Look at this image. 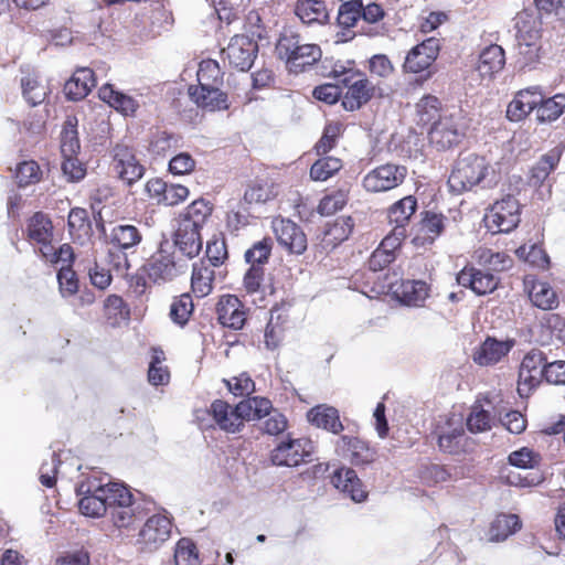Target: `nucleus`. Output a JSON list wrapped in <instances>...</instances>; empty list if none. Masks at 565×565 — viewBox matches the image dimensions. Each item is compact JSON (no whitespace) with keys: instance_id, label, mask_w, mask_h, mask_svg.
<instances>
[{"instance_id":"de8ad7c7","label":"nucleus","mask_w":565,"mask_h":565,"mask_svg":"<svg viewBox=\"0 0 565 565\" xmlns=\"http://www.w3.org/2000/svg\"><path fill=\"white\" fill-rule=\"evenodd\" d=\"M478 260L490 270L503 271L512 266V258L503 252L481 248L477 252Z\"/></svg>"},{"instance_id":"9d476101","label":"nucleus","mask_w":565,"mask_h":565,"mask_svg":"<svg viewBox=\"0 0 565 565\" xmlns=\"http://www.w3.org/2000/svg\"><path fill=\"white\" fill-rule=\"evenodd\" d=\"M143 268L151 281L163 284L185 273L188 265L185 262L177 260L161 247L148 259Z\"/></svg>"},{"instance_id":"dca6fc26","label":"nucleus","mask_w":565,"mask_h":565,"mask_svg":"<svg viewBox=\"0 0 565 565\" xmlns=\"http://www.w3.org/2000/svg\"><path fill=\"white\" fill-rule=\"evenodd\" d=\"M113 152L114 169L124 182L130 185L142 178L145 168L140 164L131 148L117 145Z\"/></svg>"},{"instance_id":"473e14b6","label":"nucleus","mask_w":565,"mask_h":565,"mask_svg":"<svg viewBox=\"0 0 565 565\" xmlns=\"http://www.w3.org/2000/svg\"><path fill=\"white\" fill-rule=\"evenodd\" d=\"M417 209V200L413 195H407L395 202L388 209V221L394 226L407 227L412 215Z\"/></svg>"},{"instance_id":"13d9d810","label":"nucleus","mask_w":565,"mask_h":565,"mask_svg":"<svg viewBox=\"0 0 565 565\" xmlns=\"http://www.w3.org/2000/svg\"><path fill=\"white\" fill-rule=\"evenodd\" d=\"M41 169L38 162L30 160L18 164L15 178L19 186H28L41 180Z\"/></svg>"},{"instance_id":"20e7f679","label":"nucleus","mask_w":565,"mask_h":565,"mask_svg":"<svg viewBox=\"0 0 565 565\" xmlns=\"http://www.w3.org/2000/svg\"><path fill=\"white\" fill-rule=\"evenodd\" d=\"M466 134V125L460 114H444L428 129V139L438 150H447L457 146Z\"/></svg>"},{"instance_id":"f257e3e1","label":"nucleus","mask_w":565,"mask_h":565,"mask_svg":"<svg viewBox=\"0 0 565 565\" xmlns=\"http://www.w3.org/2000/svg\"><path fill=\"white\" fill-rule=\"evenodd\" d=\"M79 511L90 518L107 515L117 529H129L145 516L142 504L119 482L103 483L88 478L77 486Z\"/></svg>"},{"instance_id":"2eb2a0df","label":"nucleus","mask_w":565,"mask_h":565,"mask_svg":"<svg viewBox=\"0 0 565 565\" xmlns=\"http://www.w3.org/2000/svg\"><path fill=\"white\" fill-rule=\"evenodd\" d=\"M273 230L279 245L289 253L301 255L307 249V236L295 222L275 218L273 221Z\"/></svg>"},{"instance_id":"864d4df0","label":"nucleus","mask_w":565,"mask_h":565,"mask_svg":"<svg viewBox=\"0 0 565 565\" xmlns=\"http://www.w3.org/2000/svg\"><path fill=\"white\" fill-rule=\"evenodd\" d=\"M193 311V301L190 294H182L174 299L170 307L171 320L183 327L188 321Z\"/></svg>"},{"instance_id":"c9c22d12","label":"nucleus","mask_w":565,"mask_h":565,"mask_svg":"<svg viewBox=\"0 0 565 565\" xmlns=\"http://www.w3.org/2000/svg\"><path fill=\"white\" fill-rule=\"evenodd\" d=\"M521 527V521L515 514H499L491 523L489 534L491 541H504Z\"/></svg>"},{"instance_id":"4c0bfd02","label":"nucleus","mask_w":565,"mask_h":565,"mask_svg":"<svg viewBox=\"0 0 565 565\" xmlns=\"http://www.w3.org/2000/svg\"><path fill=\"white\" fill-rule=\"evenodd\" d=\"M78 120L75 116H67L61 132V152L62 156H76L81 149L77 132Z\"/></svg>"},{"instance_id":"0e129e2a","label":"nucleus","mask_w":565,"mask_h":565,"mask_svg":"<svg viewBox=\"0 0 565 565\" xmlns=\"http://www.w3.org/2000/svg\"><path fill=\"white\" fill-rule=\"evenodd\" d=\"M63 158L62 171L66 180L70 182L81 181L86 174L84 164L76 158V156H63Z\"/></svg>"},{"instance_id":"4468645a","label":"nucleus","mask_w":565,"mask_h":565,"mask_svg":"<svg viewBox=\"0 0 565 565\" xmlns=\"http://www.w3.org/2000/svg\"><path fill=\"white\" fill-rule=\"evenodd\" d=\"M172 523L170 519L162 514L150 516L138 535V543L142 548L149 552L157 551L171 535Z\"/></svg>"},{"instance_id":"49530a36","label":"nucleus","mask_w":565,"mask_h":565,"mask_svg":"<svg viewBox=\"0 0 565 565\" xmlns=\"http://www.w3.org/2000/svg\"><path fill=\"white\" fill-rule=\"evenodd\" d=\"M445 228V216L430 211L424 213L420 221V232L424 233L423 243H433Z\"/></svg>"},{"instance_id":"4be33fe9","label":"nucleus","mask_w":565,"mask_h":565,"mask_svg":"<svg viewBox=\"0 0 565 565\" xmlns=\"http://www.w3.org/2000/svg\"><path fill=\"white\" fill-rule=\"evenodd\" d=\"M514 341H499L493 338H487L484 342L475 350L473 361L481 366H489L498 363L513 348Z\"/></svg>"},{"instance_id":"c756f323","label":"nucleus","mask_w":565,"mask_h":565,"mask_svg":"<svg viewBox=\"0 0 565 565\" xmlns=\"http://www.w3.org/2000/svg\"><path fill=\"white\" fill-rule=\"evenodd\" d=\"M466 434L461 423L456 426L449 425L438 436L439 448L448 454L457 455L465 451Z\"/></svg>"},{"instance_id":"ddd939ff","label":"nucleus","mask_w":565,"mask_h":565,"mask_svg":"<svg viewBox=\"0 0 565 565\" xmlns=\"http://www.w3.org/2000/svg\"><path fill=\"white\" fill-rule=\"evenodd\" d=\"M335 451L356 467L371 465L377 459L376 449L371 447L369 443L348 435L341 436L337 441Z\"/></svg>"},{"instance_id":"052dcab7","label":"nucleus","mask_w":565,"mask_h":565,"mask_svg":"<svg viewBox=\"0 0 565 565\" xmlns=\"http://www.w3.org/2000/svg\"><path fill=\"white\" fill-rule=\"evenodd\" d=\"M90 230V222L88 212L85 209L74 207L68 214V231L71 235L81 236L88 234Z\"/></svg>"},{"instance_id":"6e6d98bb","label":"nucleus","mask_w":565,"mask_h":565,"mask_svg":"<svg viewBox=\"0 0 565 565\" xmlns=\"http://www.w3.org/2000/svg\"><path fill=\"white\" fill-rule=\"evenodd\" d=\"M163 359V352L154 350L148 370V380L152 385H167L170 381V373L167 366L162 365Z\"/></svg>"},{"instance_id":"6e6552de","label":"nucleus","mask_w":565,"mask_h":565,"mask_svg":"<svg viewBox=\"0 0 565 565\" xmlns=\"http://www.w3.org/2000/svg\"><path fill=\"white\" fill-rule=\"evenodd\" d=\"M347 87L342 96V106L348 111H355L366 105L376 94L377 87L365 75L351 74L340 79Z\"/></svg>"},{"instance_id":"5701e85b","label":"nucleus","mask_w":565,"mask_h":565,"mask_svg":"<svg viewBox=\"0 0 565 565\" xmlns=\"http://www.w3.org/2000/svg\"><path fill=\"white\" fill-rule=\"evenodd\" d=\"M295 14L307 25H322L329 21V10L323 0H297Z\"/></svg>"},{"instance_id":"a18cd8bd","label":"nucleus","mask_w":565,"mask_h":565,"mask_svg":"<svg viewBox=\"0 0 565 565\" xmlns=\"http://www.w3.org/2000/svg\"><path fill=\"white\" fill-rule=\"evenodd\" d=\"M52 230L53 226L50 218L41 212L35 213L29 221V237L36 243L51 241Z\"/></svg>"},{"instance_id":"e2e57ef3","label":"nucleus","mask_w":565,"mask_h":565,"mask_svg":"<svg viewBox=\"0 0 565 565\" xmlns=\"http://www.w3.org/2000/svg\"><path fill=\"white\" fill-rule=\"evenodd\" d=\"M57 281L63 297L73 296L78 290V280L71 266H61L57 273Z\"/></svg>"},{"instance_id":"338daca9","label":"nucleus","mask_w":565,"mask_h":565,"mask_svg":"<svg viewBox=\"0 0 565 565\" xmlns=\"http://www.w3.org/2000/svg\"><path fill=\"white\" fill-rule=\"evenodd\" d=\"M195 168V160L188 152L174 156L169 162V171L174 175L191 173Z\"/></svg>"},{"instance_id":"6ab92c4d","label":"nucleus","mask_w":565,"mask_h":565,"mask_svg":"<svg viewBox=\"0 0 565 565\" xmlns=\"http://www.w3.org/2000/svg\"><path fill=\"white\" fill-rule=\"evenodd\" d=\"M332 484L341 492L348 494L354 502H363L367 492L355 470L349 467L337 469L331 477Z\"/></svg>"},{"instance_id":"39448f33","label":"nucleus","mask_w":565,"mask_h":565,"mask_svg":"<svg viewBox=\"0 0 565 565\" xmlns=\"http://www.w3.org/2000/svg\"><path fill=\"white\" fill-rule=\"evenodd\" d=\"M486 226L495 233H509L520 223V203L513 195H505L493 203L484 215Z\"/></svg>"},{"instance_id":"e433bc0d","label":"nucleus","mask_w":565,"mask_h":565,"mask_svg":"<svg viewBox=\"0 0 565 565\" xmlns=\"http://www.w3.org/2000/svg\"><path fill=\"white\" fill-rule=\"evenodd\" d=\"M212 210L207 201L203 199L195 200L186 207L185 212L180 215L179 222L189 223L190 226L202 230L207 218L211 216Z\"/></svg>"},{"instance_id":"1a4fd4ad","label":"nucleus","mask_w":565,"mask_h":565,"mask_svg":"<svg viewBox=\"0 0 565 565\" xmlns=\"http://www.w3.org/2000/svg\"><path fill=\"white\" fill-rule=\"evenodd\" d=\"M440 42L436 38H429L411 49L407 53L403 70L405 73H425L424 78L433 75L430 67L438 57Z\"/></svg>"},{"instance_id":"4d7b16f0","label":"nucleus","mask_w":565,"mask_h":565,"mask_svg":"<svg viewBox=\"0 0 565 565\" xmlns=\"http://www.w3.org/2000/svg\"><path fill=\"white\" fill-rule=\"evenodd\" d=\"M362 1L361 0H352L343 2L338 12V23L342 28H351L354 26L361 17Z\"/></svg>"},{"instance_id":"58836bf2","label":"nucleus","mask_w":565,"mask_h":565,"mask_svg":"<svg viewBox=\"0 0 565 565\" xmlns=\"http://www.w3.org/2000/svg\"><path fill=\"white\" fill-rule=\"evenodd\" d=\"M429 288L423 280H407L401 286V301L411 307H420L428 297Z\"/></svg>"},{"instance_id":"b1692460","label":"nucleus","mask_w":565,"mask_h":565,"mask_svg":"<svg viewBox=\"0 0 565 565\" xmlns=\"http://www.w3.org/2000/svg\"><path fill=\"white\" fill-rule=\"evenodd\" d=\"M96 85L93 70L82 67L75 71L73 76L65 83L64 93L71 100H81L88 95Z\"/></svg>"},{"instance_id":"8fccbe9b","label":"nucleus","mask_w":565,"mask_h":565,"mask_svg":"<svg viewBox=\"0 0 565 565\" xmlns=\"http://www.w3.org/2000/svg\"><path fill=\"white\" fill-rule=\"evenodd\" d=\"M180 137L168 131L156 132L149 145V150L158 156H166L172 150L180 147Z\"/></svg>"},{"instance_id":"ea45409f","label":"nucleus","mask_w":565,"mask_h":565,"mask_svg":"<svg viewBox=\"0 0 565 565\" xmlns=\"http://www.w3.org/2000/svg\"><path fill=\"white\" fill-rule=\"evenodd\" d=\"M532 303L543 310H552L558 305L556 292L545 281H535L529 292Z\"/></svg>"},{"instance_id":"a878e982","label":"nucleus","mask_w":565,"mask_h":565,"mask_svg":"<svg viewBox=\"0 0 565 565\" xmlns=\"http://www.w3.org/2000/svg\"><path fill=\"white\" fill-rule=\"evenodd\" d=\"M505 64L504 51L500 45L491 44L479 55L477 71L481 77L491 78L500 72Z\"/></svg>"},{"instance_id":"7c9ffc66","label":"nucleus","mask_w":565,"mask_h":565,"mask_svg":"<svg viewBox=\"0 0 565 565\" xmlns=\"http://www.w3.org/2000/svg\"><path fill=\"white\" fill-rule=\"evenodd\" d=\"M210 413L222 430L227 433H237L241 430L235 407H232L227 402L215 399L211 404Z\"/></svg>"},{"instance_id":"69168bd1","label":"nucleus","mask_w":565,"mask_h":565,"mask_svg":"<svg viewBox=\"0 0 565 565\" xmlns=\"http://www.w3.org/2000/svg\"><path fill=\"white\" fill-rule=\"evenodd\" d=\"M61 463L58 456L51 454L50 460L43 461L40 468V482L47 488H52L56 482L57 467Z\"/></svg>"},{"instance_id":"79ce46f5","label":"nucleus","mask_w":565,"mask_h":565,"mask_svg":"<svg viewBox=\"0 0 565 565\" xmlns=\"http://www.w3.org/2000/svg\"><path fill=\"white\" fill-rule=\"evenodd\" d=\"M276 195L277 191L274 183L256 181L246 189L243 202L246 205L262 204L273 200Z\"/></svg>"},{"instance_id":"a211bd4d","label":"nucleus","mask_w":565,"mask_h":565,"mask_svg":"<svg viewBox=\"0 0 565 565\" xmlns=\"http://www.w3.org/2000/svg\"><path fill=\"white\" fill-rule=\"evenodd\" d=\"M216 315L218 322L233 330L243 328L246 321L244 306L234 295H224L216 303Z\"/></svg>"},{"instance_id":"bb28decb","label":"nucleus","mask_w":565,"mask_h":565,"mask_svg":"<svg viewBox=\"0 0 565 565\" xmlns=\"http://www.w3.org/2000/svg\"><path fill=\"white\" fill-rule=\"evenodd\" d=\"M22 73L23 75L20 79V85L24 100L31 107L42 104L49 94V88L41 82L40 77L34 72H24L22 70Z\"/></svg>"},{"instance_id":"412c9836","label":"nucleus","mask_w":565,"mask_h":565,"mask_svg":"<svg viewBox=\"0 0 565 565\" xmlns=\"http://www.w3.org/2000/svg\"><path fill=\"white\" fill-rule=\"evenodd\" d=\"M189 95L198 107L206 111L225 110L228 108L227 95L220 89V86L189 87Z\"/></svg>"},{"instance_id":"f8f14e48","label":"nucleus","mask_w":565,"mask_h":565,"mask_svg":"<svg viewBox=\"0 0 565 565\" xmlns=\"http://www.w3.org/2000/svg\"><path fill=\"white\" fill-rule=\"evenodd\" d=\"M258 44L247 35H234L228 45L222 50L223 60L241 72L248 71L257 56Z\"/></svg>"},{"instance_id":"680f3d73","label":"nucleus","mask_w":565,"mask_h":565,"mask_svg":"<svg viewBox=\"0 0 565 565\" xmlns=\"http://www.w3.org/2000/svg\"><path fill=\"white\" fill-rule=\"evenodd\" d=\"M494 418L488 411L473 407L467 419V427L472 433H482L491 429Z\"/></svg>"},{"instance_id":"72a5a7b5","label":"nucleus","mask_w":565,"mask_h":565,"mask_svg":"<svg viewBox=\"0 0 565 565\" xmlns=\"http://www.w3.org/2000/svg\"><path fill=\"white\" fill-rule=\"evenodd\" d=\"M354 222L350 216L338 217L332 224H329L323 232V243L326 246L335 247L348 239L352 233Z\"/></svg>"},{"instance_id":"0eeeda50","label":"nucleus","mask_w":565,"mask_h":565,"mask_svg":"<svg viewBox=\"0 0 565 565\" xmlns=\"http://www.w3.org/2000/svg\"><path fill=\"white\" fill-rule=\"evenodd\" d=\"M313 445L309 439L282 440L270 452V461L278 467H297L311 460Z\"/></svg>"},{"instance_id":"37998d69","label":"nucleus","mask_w":565,"mask_h":565,"mask_svg":"<svg viewBox=\"0 0 565 565\" xmlns=\"http://www.w3.org/2000/svg\"><path fill=\"white\" fill-rule=\"evenodd\" d=\"M214 270L209 266L193 265L191 287L196 297L203 298L212 291Z\"/></svg>"},{"instance_id":"cd10ccee","label":"nucleus","mask_w":565,"mask_h":565,"mask_svg":"<svg viewBox=\"0 0 565 565\" xmlns=\"http://www.w3.org/2000/svg\"><path fill=\"white\" fill-rule=\"evenodd\" d=\"M98 96L110 107L124 115H132L139 106L132 97L116 90L110 84H104L99 88Z\"/></svg>"},{"instance_id":"9b49d317","label":"nucleus","mask_w":565,"mask_h":565,"mask_svg":"<svg viewBox=\"0 0 565 565\" xmlns=\"http://www.w3.org/2000/svg\"><path fill=\"white\" fill-rule=\"evenodd\" d=\"M547 358L537 349L527 352L520 365L518 392L521 396H527L532 388L536 387L543 380Z\"/></svg>"},{"instance_id":"774afa93","label":"nucleus","mask_w":565,"mask_h":565,"mask_svg":"<svg viewBox=\"0 0 565 565\" xmlns=\"http://www.w3.org/2000/svg\"><path fill=\"white\" fill-rule=\"evenodd\" d=\"M543 380H545L548 384L565 385V361H547V364H545V373Z\"/></svg>"},{"instance_id":"c03bdc74","label":"nucleus","mask_w":565,"mask_h":565,"mask_svg":"<svg viewBox=\"0 0 565 565\" xmlns=\"http://www.w3.org/2000/svg\"><path fill=\"white\" fill-rule=\"evenodd\" d=\"M198 83L196 87H210L221 86L223 84V73L217 64L213 60L202 61L198 70Z\"/></svg>"},{"instance_id":"2f4dec72","label":"nucleus","mask_w":565,"mask_h":565,"mask_svg":"<svg viewBox=\"0 0 565 565\" xmlns=\"http://www.w3.org/2000/svg\"><path fill=\"white\" fill-rule=\"evenodd\" d=\"M446 114L441 109L439 99L431 95H426L416 104L417 124L422 126H434L439 118Z\"/></svg>"},{"instance_id":"423d86ee","label":"nucleus","mask_w":565,"mask_h":565,"mask_svg":"<svg viewBox=\"0 0 565 565\" xmlns=\"http://www.w3.org/2000/svg\"><path fill=\"white\" fill-rule=\"evenodd\" d=\"M407 175V168L402 164L385 163L369 171L362 180L366 192L381 193L401 185Z\"/></svg>"},{"instance_id":"a19ab883","label":"nucleus","mask_w":565,"mask_h":565,"mask_svg":"<svg viewBox=\"0 0 565 565\" xmlns=\"http://www.w3.org/2000/svg\"><path fill=\"white\" fill-rule=\"evenodd\" d=\"M565 110V94L544 99L536 107V117L541 122L556 120Z\"/></svg>"},{"instance_id":"5fc2aeb1","label":"nucleus","mask_w":565,"mask_h":565,"mask_svg":"<svg viewBox=\"0 0 565 565\" xmlns=\"http://www.w3.org/2000/svg\"><path fill=\"white\" fill-rule=\"evenodd\" d=\"M343 131L342 124L329 122L324 126L323 132L319 141L316 143V151L318 154H326L331 151L335 145L338 138Z\"/></svg>"},{"instance_id":"f704fd0d","label":"nucleus","mask_w":565,"mask_h":565,"mask_svg":"<svg viewBox=\"0 0 565 565\" xmlns=\"http://www.w3.org/2000/svg\"><path fill=\"white\" fill-rule=\"evenodd\" d=\"M559 160L561 150L557 148H554L543 154L531 170L530 183L535 186L541 185L547 179L550 173L557 167Z\"/></svg>"},{"instance_id":"3c124183","label":"nucleus","mask_w":565,"mask_h":565,"mask_svg":"<svg viewBox=\"0 0 565 565\" xmlns=\"http://www.w3.org/2000/svg\"><path fill=\"white\" fill-rule=\"evenodd\" d=\"M175 565H200L199 553L194 542L188 537L178 541L174 550Z\"/></svg>"},{"instance_id":"c85d7f7f","label":"nucleus","mask_w":565,"mask_h":565,"mask_svg":"<svg viewBox=\"0 0 565 565\" xmlns=\"http://www.w3.org/2000/svg\"><path fill=\"white\" fill-rule=\"evenodd\" d=\"M141 239L142 235L138 227L130 224L116 225L109 236V243L124 252L135 248Z\"/></svg>"},{"instance_id":"09e8293b","label":"nucleus","mask_w":565,"mask_h":565,"mask_svg":"<svg viewBox=\"0 0 565 565\" xmlns=\"http://www.w3.org/2000/svg\"><path fill=\"white\" fill-rule=\"evenodd\" d=\"M342 168L339 158L327 156L318 159L310 168V177L315 181H326Z\"/></svg>"},{"instance_id":"7ed1b4c3","label":"nucleus","mask_w":565,"mask_h":565,"mask_svg":"<svg viewBox=\"0 0 565 565\" xmlns=\"http://www.w3.org/2000/svg\"><path fill=\"white\" fill-rule=\"evenodd\" d=\"M276 52L294 72H301L306 66L315 64L322 54L317 44L302 43L300 36L291 32L279 38Z\"/></svg>"},{"instance_id":"f3484780","label":"nucleus","mask_w":565,"mask_h":565,"mask_svg":"<svg viewBox=\"0 0 565 565\" xmlns=\"http://www.w3.org/2000/svg\"><path fill=\"white\" fill-rule=\"evenodd\" d=\"M542 102V93L537 86L519 90L507 107L510 121L523 120Z\"/></svg>"},{"instance_id":"f03ea898","label":"nucleus","mask_w":565,"mask_h":565,"mask_svg":"<svg viewBox=\"0 0 565 565\" xmlns=\"http://www.w3.org/2000/svg\"><path fill=\"white\" fill-rule=\"evenodd\" d=\"M498 174L484 157L472 152L461 153L449 175L451 192L462 193L473 186L492 188L498 183Z\"/></svg>"},{"instance_id":"603ef678","label":"nucleus","mask_w":565,"mask_h":565,"mask_svg":"<svg viewBox=\"0 0 565 565\" xmlns=\"http://www.w3.org/2000/svg\"><path fill=\"white\" fill-rule=\"evenodd\" d=\"M273 248V241L265 237L253 244L250 248L245 252V260L249 266L259 265L264 266L269 259Z\"/></svg>"},{"instance_id":"aec40b11","label":"nucleus","mask_w":565,"mask_h":565,"mask_svg":"<svg viewBox=\"0 0 565 565\" xmlns=\"http://www.w3.org/2000/svg\"><path fill=\"white\" fill-rule=\"evenodd\" d=\"M200 232V228L178 221L173 243L178 250L189 259L196 257L202 249L203 242Z\"/></svg>"},{"instance_id":"393cba45","label":"nucleus","mask_w":565,"mask_h":565,"mask_svg":"<svg viewBox=\"0 0 565 565\" xmlns=\"http://www.w3.org/2000/svg\"><path fill=\"white\" fill-rule=\"evenodd\" d=\"M307 417L315 426L329 430L333 434H339L343 430L339 412L332 406H328L326 404L315 406L308 412Z\"/></svg>"},{"instance_id":"bf43d9fd","label":"nucleus","mask_w":565,"mask_h":565,"mask_svg":"<svg viewBox=\"0 0 565 565\" xmlns=\"http://www.w3.org/2000/svg\"><path fill=\"white\" fill-rule=\"evenodd\" d=\"M509 463L521 469H533L539 466L541 457L530 448L523 447L509 455Z\"/></svg>"}]
</instances>
